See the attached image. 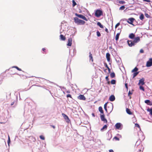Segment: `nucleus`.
Returning <instances> with one entry per match:
<instances>
[{
  "instance_id": "f03ea898",
  "label": "nucleus",
  "mask_w": 152,
  "mask_h": 152,
  "mask_svg": "<svg viewBox=\"0 0 152 152\" xmlns=\"http://www.w3.org/2000/svg\"><path fill=\"white\" fill-rule=\"evenodd\" d=\"M95 15L96 17L99 18L103 15V12L100 9H97L95 11Z\"/></svg>"
},
{
  "instance_id": "58836bf2",
  "label": "nucleus",
  "mask_w": 152,
  "mask_h": 152,
  "mask_svg": "<svg viewBox=\"0 0 152 152\" xmlns=\"http://www.w3.org/2000/svg\"><path fill=\"white\" fill-rule=\"evenodd\" d=\"M118 2L121 4H124L125 3V2L124 1H119Z\"/></svg>"
},
{
  "instance_id": "b1692460",
  "label": "nucleus",
  "mask_w": 152,
  "mask_h": 152,
  "mask_svg": "<svg viewBox=\"0 0 152 152\" xmlns=\"http://www.w3.org/2000/svg\"><path fill=\"white\" fill-rule=\"evenodd\" d=\"M60 39L61 40H65L66 39L65 37L62 34H61L60 35Z\"/></svg>"
},
{
  "instance_id": "4468645a",
  "label": "nucleus",
  "mask_w": 152,
  "mask_h": 152,
  "mask_svg": "<svg viewBox=\"0 0 152 152\" xmlns=\"http://www.w3.org/2000/svg\"><path fill=\"white\" fill-rule=\"evenodd\" d=\"M67 77L68 79H69L71 77L72 74L71 71L70 70V69L68 72H66Z\"/></svg>"
},
{
  "instance_id": "72a5a7b5",
  "label": "nucleus",
  "mask_w": 152,
  "mask_h": 152,
  "mask_svg": "<svg viewBox=\"0 0 152 152\" xmlns=\"http://www.w3.org/2000/svg\"><path fill=\"white\" fill-rule=\"evenodd\" d=\"M60 87L62 90L63 91L64 93V91L66 90L65 88L62 86H60Z\"/></svg>"
},
{
  "instance_id": "9d476101",
  "label": "nucleus",
  "mask_w": 152,
  "mask_h": 152,
  "mask_svg": "<svg viewBox=\"0 0 152 152\" xmlns=\"http://www.w3.org/2000/svg\"><path fill=\"white\" fill-rule=\"evenodd\" d=\"M16 99L13 100L10 103V105L12 106L14 105L13 107H15L17 105V96H15Z\"/></svg>"
},
{
  "instance_id": "f704fd0d",
  "label": "nucleus",
  "mask_w": 152,
  "mask_h": 152,
  "mask_svg": "<svg viewBox=\"0 0 152 152\" xmlns=\"http://www.w3.org/2000/svg\"><path fill=\"white\" fill-rule=\"evenodd\" d=\"M121 61V60L120 58H117V59H116V62L118 64L120 63Z\"/></svg>"
},
{
  "instance_id": "09e8293b",
  "label": "nucleus",
  "mask_w": 152,
  "mask_h": 152,
  "mask_svg": "<svg viewBox=\"0 0 152 152\" xmlns=\"http://www.w3.org/2000/svg\"><path fill=\"white\" fill-rule=\"evenodd\" d=\"M66 97L67 98L69 97V98H72V96H71V95H70V94H68L66 96Z\"/></svg>"
},
{
  "instance_id": "393cba45",
  "label": "nucleus",
  "mask_w": 152,
  "mask_h": 152,
  "mask_svg": "<svg viewBox=\"0 0 152 152\" xmlns=\"http://www.w3.org/2000/svg\"><path fill=\"white\" fill-rule=\"evenodd\" d=\"M99 110L100 113L102 114H104V111L102 107L100 106L99 107Z\"/></svg>"
},
{
  "instance_id": "49530a36",
  "label": "nucleus",
  "mask_w": 152,
  "mask_h": 152,
  "mask_svg": "<svg viewBox=\"0 0 152 152\" xmlns=\"http://www.w3.org/2000/svg\"><path fill=\"white\" fill-rule=\"evenodd\" d=\"M120 23L119 22L115 26V28H116L118 26L120 25Z\"/></svg>"
},
{
  "instance_id": "de8ad7c7",
  "label": "nucleus",
  "mask_w": 152,
  "mask_h": 152,
  "mask_svg": "<svg viewBox=\"0 0 152 152\" xmlns=\"http://www.w3.org/2000/svg\"><path fill=\"white\" fill-rule=\"evenodd\" d=\"M135 125L136 127L140 128V126L138 124L136 123L135 124Z\"/></svg>"
},
{
  "instance_id": "5701e85b",
  "label": "nucleus",
  "mask_w": 152,
  "mask_h": 152,
  "mask_svg": "<svg viewBox=\"0 0 152 152\" xmlns=\"http://www.w3.org/2000/svg\"><path fill=\"white\" fill-rule=\"evenodd\" d=\"M107 126H108L107 125H104L102 128L101 129V131L102 132L104 131V129H106L107 128Z\"/></svg>"
},
{
  "instance_id": "3c124183",
  "label": "nucleus",
  "mask_w": 152,
  "mask_h": 152,
  "mask_svg": "<svg viewBox=\"0 0 152 152\" xmlns=\"http://www.w3.org/2000/svg\"><path fill=\"white\" fill-rule=\"evenodd\" d=\"M108 102L105 103L104 105V108H107V104Z\"/></svg>"
},
{
  "instance_id": "8fccbe9b",
  "label": "nucleus",
  "mask_w": 152,
  "mask_h": 152,
  "mask_svg": "<svg viewBox=\"0 0 152 152\" xmlns=\"http://www.w3.org/2000/svg\"><path fill=\"white\" fill-rule=\"evenodd\" d=\"M132 93L130 91H129L128 92V96H130V95H132Z\"/></svg>"
},
{
  "instance_id": "6ab92c4d",
  "label": "nucleus",
  "mask_w": 152,
  "mask_h": 152,
  "mask_svg": "<svg viewBox=\"0 0 152 152\" xmlns=\"http://www.w3.org/2000/svg\"><path fill=\"white\" fill-rule=\"evenodd\" d=\"M145 102L148 105H152V102L151 101L147 99L145 100Z\"/></svg>"
},
{
  "instance_id": "13d9d810",
  "label": "nucleus",
  "mask_w": 152,
  "mask_h": 152,
  "mask_svg": "<svg viewBox=\"0 0 152 152\" xmlns=\"http://www.w3.org/2000/svg\"><path fill=\"white\" fill-rule=\"evenodd\" d=\"M125 87L127 89H128V84L126 83L125 84Z\"/></svg>"
},
{
  "instance_id": "39448f33",
  "label": "nucleus",
  "mask_w": 152,
  "mask_h": 152,
  "mask_svg": "<svg viewBox=\"0 0 152 152\" xmlns=\"http://www.w3.org/2000/svg\"><path fill=\"white\" fill-rule=\"evenodd\" d=\"M75 15L76 16L80 18H81L86 21H88V19L84 16L82 15L78 14L77 13H75Z\"/></svg>"
},
{
  "instance_id": "7ed1b4c3",
  "label": "nucleus",
  "mask_w": 152,
  "mask_h": 152,
  "mask_svg": "<svg viewBox=\"0 0 152 152\" xmlns=\"http://www.w3.org/2000/svg\"><path fill=\"white\" fill-rule=\"evenodd\" d=\"M75 35V33H74L73 34L70 35V38H69L68 39L67 44V46H71L72 44V38Z\"/></svg>"
},
{
  "instance_id": "e433bc0d",
  "label": "nucleus",
  "mask_w": 152,
  "mask_h": 152,
  "mask_svg": "<svg viewBox=\"0 0 152 152\" xmlns=\"http://www.w3.org/2000/svg\"><path fill=\"white\" fill-rule=\"evenodd\" d=\"M72 6L74 7L77 4L75 2L74 0H72Z\"/></svg>"
},
{
  "instance_id": "c9c22d12",
  "label": "nucleus",
  "mask_w": 152,
  "mask_h": 152,
  "mask_svg": "<svg viewBox=\"0 0 152 152\" xmlns=\"http://www.w3.org/2000/svg\"><path fill=\"white\" fill-rule=\"evenodd\" d=\"M116 80L113 79L111 81V83L112 84H115L116 83Z\"/></svg>"
},
{
  "instance_id": "f257e3e1",
  "label": "nucleus",
  "mask_w": 152,
  "mask_h": 152,
  "mask_svg": "<svg viewBox=\"0 0 152 152\" xmlns=\"http://www.w3.org/2000/svg\"><path fill=\"white\" fill-rule=\"evenodd\" d=\"M75 23L77 25H83L85 24V22L84 20L79 19L77 17L74 18Z\"/></svg>"
},
{
  "instance_id": "9b49d317",
  "label": "nucleus",
  "mask_w": 152,
  "mask_h": 152,
  "mask_svg": "<svg viewBox=\"0 0 152 152\" xmlns=\"http://www.w3.org/2000/svg\"><path fill=\"white\" fill-rule=\"evenodd\" d=\"M135 20V19L133 18H129L128 19V20H127V22L128 23L134 26L133 23L134 20Z\"/></svg>"
},
{
  "instance_id": "864d4df0",
  "label": "nucleus",
  "mask_w": 152,
  "mask_h": 152,
  "mask_svg": "<svg viewBox=\"0 0 152 152\" xmlns=\"http://www.w3.org/2000/svg\"><path fill=\"white\" fill-rule=\"evenodd\" d=\"M143 1L146 2H151V1L150 0H143Z\"/></svg>"
},
{
  "instance_id": "0e129e2a",
  "label": "nucleus",
  "mask_w": 152,
  "mask_h": 152,
  "mask_svg": "<svg viewBox=\"0 0 152 152\" xmlns=\"http://www.w3.org/2000/svg\"><path fill=\"white\" fill-rule=\"evenodd\" d=\"M107 69L109 73H110V69L109 67L107 68Z\"/></svg>"
},
{
  "instance_id": "5fc2aeb1",
  "label": "nucleus",
  "mask_w": 152,
  "mask_h": 152,
  "mask_svg": "<svg viewBox=\"0 0 152 152\" xmlns=\"http://www.w3.org/2000/svg\"><path fill=\"white\" fill-rule=\"evenodd\" d=\"M2 82V79L1 77H0V85H1Z\"/></svg>"
},
{
  "instance_id": "338daca9",
  "label": "nucleus",
  "mask_w": 152,
  "mask_h": 152,
  "mask_svg": "<svg viewBox=\"0 0 152 152\" xmlns=\"http://www.w3.org/2000/svg\"><path fill=\"white\" fill-rule=\"evenodd\" d=\"M110 138L109 139H107L108 140H110V139L112 137V135H111V134H110Z\"/></svg>"
},
{
  "instance_id": "f3484780",
  "label": "nucleus",
  "mask_w": 152,
  "mask_h": 152,
  "mask_svg": "<svg viewBox=\"0 0 152 152\" xmlns=\"http://www.w3.org/2000/svg\"><path fill=\"white\" fill-rule=\"evenodd\" d=\"M115 99V97L113 95H111L109 98V100L111 102L114 101Z\"/></svg>"
},
{
  "instance_id": "cd10ccee",
  "label": "nucleus",
  "mask_w": 152,
  "mask_h": 152,
  "mask_svg": "<svg viewBox=\"0 0 152 152\" xmlns=\"http://www.w3.org/2000/svg\"><path fill=\"white\" fill-rule=\"evenodd\" d=\"M97 25L99 26L101 28H104L103 25H102L100 22H98L97 23Z\"/></svg>"
},
{
  "instance_id": "c03bdc74",
  "label": "nucleus",
  "mask_w": 152,
  "mask_h": 152,
  "mask_svg": "<svg viewBox=\"0 0 152 152\" xmlns=\"http://www.w3.org/2000/svg\"><path fill=\"white\" fill-rule=\"evenodd\" d=\"M145 16L147 18H150V15H149L147 14V13H145Z\"/></svg>"
},
{
  "instance_id": "774afa93",
  "label": "nucleus",
  "mask_w": 152,
  "mask_h": 152,
  "mask_svg": "<svg viewBox=\"0 0 152 152\" xmlns=\"http://www.w3.org/2000/svg\"><path fill=\"white\" fill-rule=\"evenodd\" d=\"M105 111H106V112H107V108H104Z\"/></svg>"
},
{
  "instance_id": "f8f14e48",
  "label": "nucleus",
  "mask_w": 152,
  "mask_h": 152,
  "mask_svg": "<svg viewBox=\"0 0 152 152\" xmlns=\"http://www.w3.org/2000/svg\"><path fill=\"white\" fill-rule=\"evenodd\" d=\"M127 42L128 45L130 47L134 46L135 44L133 41L128 40Z\"/></svg>"
},
{
  "instance_id": "052dcab7",
  "label": "nucleus",
  "mask_w": 152,
  "mask_h": 152,
  "mask_svg": "<svg viewBox=\"0 0 152 152\" xmlns=\"http://www.w3.org/2000/svg\"><path fill=\"white\" fill-rule=\"evenodd\" d=\"M105 31L106 32H107V33H108L109 32L108 30V29L107 28H105Z\"/></svg>"
},
{
  "instance_id": "6e6d98bb",
  "label": "nucleus",
  "mask_w": 152,
  "mask_h": 152,
  "mask_svg": "<svg viewBox=\"0 0 152 152\" xmlns=\"http://www.w3.org/2000/svg\"><path fill=\"white\" fill-rule=\"evenodd\" d=\"M105 79L107 81L109 80V79L108 78V76H107L105 77Z\"/></svg>"
},
{
  "instance_id": "ea45409f",
  "label": "nucleus",
  "mask_w": 152,
  "mask_h": 152,
  "mask_svg": "<svg viewBox=\"0 0 152 152\" xmlns=\"http://www.w3.org/2000/svg\"><path fill=\"white\" fill-rule=\"evenodd\" d=\"M42 53H43V54H46V49L45 48H43L42 49Z\"/></svg>"
},
{
  "instance_id": "c85d7f7f",
  "label": "nucleus",
  "mask_w": 152,
  "mask_h": 152,
  "mask_svg": "<svg viewBox=\"0 0 152 152\" xmlns=\"http://www.w3.org/2000/svg\"><path fill=\"white\" fill-rule=\"evenodd\" d=\"M138 70V69L137 67H135L132 71V72H137V71Z\"/></svg>"
},
{
  "instance_id": "7c9ffc66",
  "label": "nucleus",
  "mask_w": 152,
  "mask_h": 152,
  "mask_svg": "<svg viewBox=\"0 0 152 152\" xmlns=\"http://www.w3.org/2000/svg\"><path fill=\"white\" fill-rule=\"evenodd\" d=\"M139 72H134V73L133 74V78H134L135 77L137 76V75L139 73Z\"/></svg>"
},
{
  "instance_id": "a18cd8bd",
  "label": "nucleus",
  "mask_w": 152,
  "mask_h": 152,
  "mask_svg": "<svg viewBox=\"0 0 152 152\" xmlns=\"http://www.w3.org/2000/svg\"><path fill=\"white\" fill-rule=\"evenodd\" d=\"M113 139H115L116 140H118V141H119V138H118V137H117L116 136H115L114 138H113Z\"/></svg>"
},
{
  "instance_id": "680f3d73",
  "label": "nucleus",
  "mask_w": 152,
  "mask_h": 152,
  "mask_svg": "<svg viewBox=\"0 0 152 152\" xmlns=\"http://www.w3.org/2000/svg\"><path fill=\"white\" fill-rule=\"evenodd\" d=\"M117 135L119 137H120V138H121V135L118 134H117Z\"/></svg>"
},
{
  "instance_id": "603ef678",
  "label": "nucleus",
  "mask_w": 152,
  "mask_h": 152,
  "mask_svg": "<svg viewBox=\"0 0 152 152\" xmlns=\"http://www.w3.org/2000/svg\"><path fill=\"white\" fill-rule=\"evenodd\" d=\"M104 66L107 68H108L109 67L107 64L106 63H104Z\"/></svg>"
},
{
  "instance_id": "a211bd4d",
  "label": "nucleus",
  "mask_w": 152,
  "mask_h": 152,
  "mask_svg": "<svg viewBox=\"0 0 152 152\" xmlns=\"http://www.w3.org/2000/svg\"><path fill=\"white\" fill-rule=\"evenodd\" d=\"M110 54L109 53H107L106 54V58L107 61L109 62L110 61Z\"/></svg>"
},
{
  "instance_id": "20e7f679",
  "label": "nucleus",
  "mask_w": 152,
  "mask_h": 152,
  "mask_svg": "<svg viewBox=\"0 0 152 152\" xmlns=\"http://www.w3.org/2000/svg\"><path fill=\"white\" fill-rule=\"evenodd\" d=\"M115 129H117L121 130L123 127V125L120 123H117L115 125Z\"/></svg>"
},
{
  "instance_id": "2f4dec72",
  "label": "nucleus",
  "mask_w": 152,
  "mask_h": 152,
  "mask_svg": "<svg viewBox=\"0 0 152 152\" xmlns=\"http://www.w3.org/2000/svg\"><path fill=\"white\" fill-rule=\"evenodd\" d=\"M110 76L112 78H113L115 76V73L114 72H112L110 74Z\"/></svg>"
},
{
  "instance_id": "69168bd1",
  "label": "nucleus",
  "mask_w": 152,
  "mask_h": 152,
  "mask_svg": "<svg viewBox=\"0 0 152 152\" xmlns=\"http://www.w3.org/2000/svg\"><path fill=\"white\" fill-rule=\"evenodd\" d=\"M109 152H114V151L112 149H110L109 150Z\"/></svg>"
},
{
  "instance_id": "a19ab883",
  "label": "nucleus",
  "mask_w": 152,
  "mask_h": 152,
  "mask_svg": "<svg viewBox=\"0 0 152 152\" xmlns=\"http://www.w3.org/2000/svg\"><path fill=\"white\" fill-rule=\"evenodd\" d=\"M139 88H140V90H142L143 91H145V89H144V87L142 86H140Z\"/></svg>"
},
{
  "instance_id": "4c0bfd02",
  "label": "nucleus",
  "mask_w": 152,
  "mask_h": 152,
  "mask_svg": "<svg viewBox=\"0 0 152 152\" xmlns=\"http://www.w3.org/2000/svg\"><path fill=\"white\" fill-rule=\"evenodd\" d=\"M96 35L98 37H99L101 35L100 32L98 31H96Z\"/></svg>"
},
{
  "instance_id": "dca6fc26",
  "label": "nucleus",
  "mask_w": 152,
  "mask_h": 152,
  "mask_svg": "<svg viewBox=\"0 0 152 152\" xmlns=\"http://www.w3.org/2000/svg\"><path fill=\"white\" fill-rule=\"evenodd\" d=\"M78 99L82 100H85L86 98L83 95L80 94L78 97Z\"/></svg>"
},
{
  "instance_id": "0eeeda50",
  "label": "nucleus",
  "mask_w": 152,
  "mask_h": 152,
  "mask_svg": "<svg viewBox=\"0 0 152 152\" xmlns=\"http://www.w3.org/2000/svg\"><path fill=\"white\" fill-rule=\"evenodd\" d=\"M108 110L109 112V114L112 111L113 109V104L112 103H110L108 104L107 107Z\"/></svg>"
},
{
  "instance_id": "2eb2a0df",
  "label": "nucleus",
  "mask_w": 152,
  "mask_h": 152,
  "mask_svg": "<svg viewBox=\"0 0 152 152\" xmlns=\"http://www.w3.org/2000/svg\"><path fill=\"white\" fill-rule=\"evenodd\" d=\"M145 79L143 78H142L139 80V82L138 83L139 85L140 84L142 86L144 85L145 84Z\"/></svg>"
},
{
  "instance_id": "473e14b6",
  "label": "nucleus",
  "mask_w": 152,
  "mask_h": 152,
  "mask_svg": "<svg viewBox=\"0 0 152 152\" xmlns=\"http://www.w3.org/2000/svg\"><path fill=\"white\" fill-rule=\"evenodd\" d=\"M89 59H90V60H92V61H93V57L92 56V54L91 53V52H90L89 53Z\"/></svg>"
},
{
  "instance_id": "c756f323",
  "label": "nucleus",
  "mask_w": 152,
  "mask_h": 152,
  "mask_svg": "<svg viewBox=\"0 0 152 152\" xmlns=\"http://www.w3.org/2000/svg\"><path fill=\"white\" fill-rule=\"evenodd\" d=\"M12 68H15L19 71H22V70L21 69L19 68L18 67L16 66H13L12 67ZM22 71L23 72V71Z\"/></svg>"
},
{
  "instance_id": "aec40b11",
  "label": "nucleus",
  "mask_w": 152,
  "mask_h": 152,
  "mask_svg": "<svg viewBox=\"0 0 152 152\" xmlns=\"http://www.w3.org/2000/svg\"><path fill=\"white\" fill-rule=\"evenodd\" d=\"M126 113L130 115H131L132 114V113L130 109L128 108H126Z\"/></svg>"
},
{
  "instance_id": "4d7b16f0",
  "label": "nucleus",
  "mask_w": 152,
  "mask_h": 152,
  "mask_svg": "<svg viewBox=\"0 0 152 152\" xmlns=\"http://www.w3.org/2000/svg\"><path fill=\"white\" fill-rule=\"evenodd\" d=\"M140 52L141 53H144V50L143 49H141L140 51Z\"/></svg>"
},
{
  "instance_id": "412c9836",
  "label": "nucleus",
  "mask_w": 152,
  "mask_h": 152,
  "mask_svg": "<svg viewBox=\"0 0 152 152\" xmlns=\"http://www.w3.org/2000/svg\"><path fill=\"white\" fill-rule=\"evenodd\" d=\"M135 36V35L134 34L132 33L129 34V37L131 39H133L134 38Z\"/></svg>"
},
{
  "instance_id": "79ce46f5",
  "label": "nucleus",
  "mask_w": 152,
  "mask_h": 152,
  "mask_svg": "<svg viewBox=\"0 0 152 152\" xmlns=\"http://www.w3.org/2000/svg\"><path fill=\"white\" fill-rule=\"evenodd\" d=\"M125 8V7L124 5L122 6L121 7H120L119 8V10H124Z\"/></svg>"
},
{
  "instance_id": "37998d69",
  "label": "nucleus",
  "mask_w": 152,
  "mask_h": 152,
  "mask_svg": "<svg viewBox=\"0 0 152 152\" xmlns=\"http://www.w3.org/2000/svg\"><path fill=\"white\" fill-rule=\"evenodd\" d=\"M40 138L42 140H44L45 139V137L43 135H40L39 136Z\"/></svg>"
},
{
  "instance_id": "e2e57ef3",
  "label": "nucleus",
  "mask_w": 152,
  "mask_h": 152,
  "mask_svg": "<svg viewBox=\"0 0 152 152\" xmlns=\"http://www.w3.org/2000/svg\"><path fill=\"white\" fill-rule=\"evenodd\" d=\"M12 74V75H19V74H18V73H11Z\"/></svg>"
},
{
  "instance_id": "423d86ee",
  "label": "nucleus",
  "mask_w": 152,
  "mask_h": 152,
  "mask_svg": "<svg viewBox=\"0 0 152 152\" xmlns=\"http://www.w3.org/2000/svg\"><path fill=\"white\" fill-rule=\"evenodd\" d=\"M152 66V58H150L148 61L146 63V66L147 67H150Z\"/></svg>"
},
{
  "instance_id": "4be33fe9",
  "label": "nucleus",
  "mask_w": 152,
  "mask_h": 152,
  "mask_svg": "<svg viewBox=\"0 0 152 152\" xmlns=\"http://www.w3.org/2000/svg\"><path fill=\"white\" fill-rule=\"evenodd\" d=\"M121 32V31H120L117 34L115 37V39L116 41H118V40Z\"/></svg>"
},
{
  "instance_id": "bf43d9fd",
  "label": "nucleus",
  "mask_w": 152,
  "mask_h": 152,
  "mask_svg": "<svg viewBox=\"0 0 152 152\" xmlns=\"http://www.w3.org/2000/svg\"><path fill=\"white\" fill-rule=\"evenodd\" d=\"M10 142V138L9 137L8 141H7V142H8V144H9V143Z\"/></svg>"
},
{
  "instance_id": "ddd939ff",
  "label": "nucleus",
  "mask_w": 152,
  "mask_h": 152,
  "mask_svg": "<svg viewBox=\"0 0 152 152\" xmlns=\"http://www.w3.org/2000/svg\"><path fill=\"white\" fill-rule=\"evenodd\" d=\"M133 39L134 40L133 41L135 44L138 42L140 41V38L139 37H135V38H134Z\"/></svg>"
},
{
  "instance_id": "bb28decb",
  "label": "nucleus",
  "mask_w": 152,
  "mask_h": 152,
  "mask_svg": "<svg viewBox=\"0 0 152 152\" xmlns=\"http://www.w3.org/2000/svg\"><path fill=\"white\" fill-rule=\"evenodd\" d=\"M147 111L150 113V114L152 115V107L150 108H148L147 109Z\"/></svg>"
},
{
  "instance_id": "1a4fd4ad",
  "label": "nucleus",
  "mask_w": 152,
  "mask_h": 152,
  "mask_svg": "<svg viewBox=\"0 0 152 152\" xmlns=\"http://www.w3.org/2000/svg\"><path fill=\"white\" fill-rule=\"evenodd\" d=\"M100 118L102 121H103L104 123H107V119L105 118L104 114L100 115Z\"/></svg>"
},
{
  "instance_id": "a878e982",
  "label": "nucleus",
  "mask_w": 152,
  "mask_h": 152,
  "mask_svg": "<svg viewBox=\"0 0 152 152\" xmlns=\"http://www.w3.org/2000/svg\"><path fill=\"white\" fill-rule=\"evenodd\" d=\"M144 18V15L141 13L140 16L139 18L141 20H143Z\"/></svg>"
},
{
  "instance_id": "6e6552de",
  "label": "nucleus",
  "mask_w": 152,
  "mask_h": 152,
  "mask_svg": "<svg viewBox=\"0 0 152 152\" xmlns=\"http://www.w3.org/2000/svg\"><path fill=\"white\" fill-rule=\"evenodd\" d=\"M62 115L67 123H69L70 122L69 119L66 115L64 113H62Z\"/></svg>"
}]
</instances>
